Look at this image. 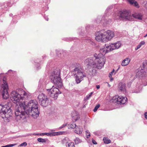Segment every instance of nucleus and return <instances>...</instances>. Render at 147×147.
<instances>
[{
    "instance_id": "nucleus-21",
    "label": "nucleus",
    "mask_w": 147,
    "mask_h": 147,
    "mask_svg": "<svg viewBox=\"0 0 147 147\" xmlns=\"http://www.w3.org/2000/svg\"><path fill=\"white\" fill-rule=\"evenodd\" d=\"M145 43V42L144 41H141L139 44L137 46V47L135 49V50H138L142 46L144 45Z\"/></svg>"
},
{
    "instance_id": "nucleus-30",
    "label": "nucleus",
    "mask_w": 147,
    "mask_h": 147,
    "mask_svg": "<svg viewBox=\"0 0 147 147\" xmlns=\"http://www.w3.org/2000/svg\"><path fill=\"white\" fill-rule=\"evenodd\" d=\"M100 105L99 104H97L95 107L93 111L95 112L97 111Z\"/></svg>"
},
{
    "instance_id": "nucleus-5",
    "label": "nucleus",
    "mask_w": 147,
    "mask_h": 147,
    "mask_svg": "<svg viewBox=\"0 0 147 147\" xmlns=\"http://www.w3.org/2000/svg\"><path fill=\"white\" fill-rule=\"evenodd\" d=\"M10 107L8 105L0 104V115L3 118H9L12 115Z\"/></svg>"
},
{
    "instance_id": "nucleus-8",
    "label": "nucleus",
    "mask_w": 147,
    "mask_h": 147,
    "mask_svg": "<svg viewBox=\"0 0 147 147\" xmlns=\"http://www.w3.org/2000/svg\"><path fill=\"white\" fill-rule=\"evenodd\" d=\"M47 90L48 95L55 99H57L59 94L61 93L58 88L53 86L50 89H47Z\"/></svg>"
},
{
    "instance_id": "nucleus-3",
    "label": "nucleus",
    "mask_w": 147,
    "mask_h": 147,
    "mask_svg": "<svg viewBox=\"0 0 147 147\" xmlns=\"http://www.w3.org/2000/svg\"><path fill=\"white\" fill-rule=\"evenodd\" d=\"M114 36V33L112 30L101 31L96 33L95 40L98 42L106 43L111 41Z\"/></svg>"
},
{
    "instance_id": "nucleus-24",
    "label": "nucleus",
    "mask_w": 147,
    "mask_h": 147,
    "mask_svg": "<svg viewBox=\"0 0 147 147\" xmlns=\"http://www.w3.org/2000/svg\"><path fill=\"white\" fill-rule=\"evenodd\" d=\"M76 127V124L74 123L72 124H70L68 125V127L69 128H74Z\"/></svg>"
},
{
    "instance_id": "nucleus-1",
    "label": "nucleus",
    "mask_w": 147,
    "mask_h": 147,
    "mask_svg": "<svg viewBox=\"0 0 147 147\" xmlns=\"http://www.w3.org/2000/svg\"><path fill=\"white\" fill-rule=\"evenodd\" d=\"M10 98L13 103L17 105L15 110L16 119L17 121H21L26 118V110L29 115L34 118L39 116V105L36 100H31L26 104L25 102L21 101L27 100L30 98V94L24 90L20 89L13 91L11 94Z\"/></svg>"
},
{
    "instance_id": "nucleus-12",
    "label": "nucleus",
    "mask_w": 147,
    "mask_h": 147,
    "mask_svg": "<svg viewBox=\"0 0 147 147\" xmlns=\"http://www.w3.org/2000/svg\"><path fill=\"white\" fill-rule=\"evenodd\" d=\"M63 132L62 131H59L57 132H51L49 133H44L40 134V136H44L45 135L48 136H55L61 135L62 134Z\"/></svg>"
},
{
    "instance_id": "nucleus-7",
    "label": "nucleus",
    "mask_w": 147,
    "mask_h": 147,
    "mask_svg": "<svg viewBox=\"0 0 147 147\" xmlns=\"http://www.w3.org/2000/svg\"><path fill=\"white\" fill-rule=\"evenodd\" d=\"M51 80L58 86H61L62 81L60 77V71L58 70H55L52 73L50 76Z\"/></svg>"
},
{
    "instance_id": "nucleus-15",
    "label": "nucleus",
    "mask_w": 147,
    "mask_h": 147,
    "mask_svg": "<svg viewBox=\"0 0 147 147\" xmlns=\"http://www.w3.org/2000/svg\"><path fill=\"white\" fill-rule=\"evenodd\" d=\"M125 85L124 83L120 82L118 86L119 90L121 91H124L125 90Z\"/></svg>"
},
{
    "instance_id": "nucleus-38",
    "label": "nucleus",
    "mask_w": 147,
    "mask_h": 147,
    "mask_svg": "<svg viewBox=\"0 0 147 147\" xmlns=\"http://www.w3.org/2000/svg\"><path fill=\"white\" fill-rule=\"evenodd\" d=\"M32 134L34 136H40V134L33 133Z\"/></svg>"
},
{
    "instance_id": "nucleus-13",
    "label": "nucleus",
    "mask_w": 147,
    "mask_h": 147,
    "mask_svg": "<svg viewBox=\"0 0 147 147\" xmlns=\"http://www.w3.org/2000/svg\"><path fill=\"white\" fill-rule=\"evenodd\" d=\"M136 74L137 77H143L145 76L146 72L144 69L140 68H138L136 71Z\"/></svg>"
},
{
    "instance_id": "nucleus-37",
    "label": "nucleus",
    "mask_w": 147,
    "mask_h": 147,
    "mask_svg": "<svg viewBox=\"0 0 147 147\" xmlns=\"http://www.w3.org/2000/svg\"><path fill=\"white\" fill-rule=\"evenodd\" d=\"M92 142L93 144H97V143L93 139H92Z\"/></svg>"
},
{
    "instance_id": "nucleus-40",
    "label": "nucleus",
    "mask_w": 147,
    "mask_h": 147,
    "mask_svg": "<svg viewBox=\"0 0 147 147\" xmlns=\"http://www.w3.org/2000/svg\"><path fill=\"white\" fill-rule=\"evenodd\" d=\"M96 88L97 89H99L100 88V86L99 85H96Z\"/></svg>"
},
{
    "instance_id": "nucleus-35",
    "label": "nucleus",
    "mask_w": 147,
    "mask_h": 147,
    "mask_svg": "<svg viewBox=\"0 0 147 147\" xmlns=\"http://www.w3.org/2000/svg\"><path fill=\"white\" fill-rule=\"evenodd\" d=\"M108 8H107V9H106V10L105 12V14H106V15L107 16H108L109 15V13H108Z\"/></svg>"
},
{
    "instance_id": "nucleus-11",
    "label": "nucleus",
    "mask_w": 147,
    "mask_h": 147,
    "mask_svg": "<svg viewBox=\"0 0 147 147\" xmlns=\"http://www.w3.org/2000/svg\"><path fill=\"white\" fill-rule=\"evenodd\" d=\"M38 98L42 106L45 107L47 106V101L48 100L47 96L43 93H41L39 95Z\"/></svg>"
},
{
    "instance_id": "nucleus-10",
    "label": "nucleus",
    "mask_w": 147,
    "mask_h": 147,
    "mask_svg": "<svg viewBox=\"0 0 147 147\" xmlns=\"http://www.w3.org/2000/svg\"><path fill=\"white\" fill-rule=\"evenodd\" d=\"M121 45V42L118 41L115 43H110L107 46V48L109 49L110 51L117 49H119Z\"/></svg>"
},
{
    "instance_id": "nucleus-6",
    "label": "nucleus",
    "mask_w": 147,
    "mask_h": 147,
    "mask_svg": "<svg viewBox=\"0 0 147 147\" xmlns=\"http://www.w3.org/2000/svg\"><path fill=\"white\" fill-rule=\"evenodd\" d=\"M75 81L77 84L80 83L86 77L82 69L80 67H76L74 71Z\"/></svg>"
},
{
    "instance_id": "nucleus-27",
    "label": "nucleus",
    "mask_w": 147,
    "mask_h": 147,
    "mask_svg": "<svg viewBox=\"0 0 147 147\" xmlns=\"http://www.w3.org/2000/svg\"><path fill=\"white\" fill-rule=\"evenodd\" d=\"M16 144H10L5 146H2L1 147H11L16 145Z\"/></svg>"
},
{
    "instance_id": "nucleus-16",
    "label": "nucleus",
    "mask_w": 147,
    "mask_h": 147,
    "mask_svg": "<svg viewBox=\"0 0 147 147\" xmlns=\"http://www.w3.org/2000/svg\"><path fill=\"white\" fill-rule=\"evenodd\" d=\"M83 128L82 127L80 126H76V127L75 130H74V132L78 134H81Z\"/></svg>"
},
{
    "instance_id": "nucleus-19",
    "label": "nucleus",
    "mask_w": 147,
    "mask_h": 147,
    "mask_svg": "<svg viewBox=\"0 0 147 147\" xmlns=\"http://www.w3.org/2000/svg\"><path fill=\"white\" fill-rule=\"evenodd\" d=\"M132 16L135 18H142L143 15L141 13H136L133 14Z\"/></svg>"
},
{
    "instance_id": "nucleus-26",
    "label": "nucleus",
    "mask_w": 147,
    "mask_h": 147,
    "mask_svg": "<svg viewBox=\"0 0 147 147\" xmlns=\"http://www.w3.org/2000/svg\"><path fill=\"white\" fill-rule=\"evenodd\" d=\"M143 65L144 69L147 68V61H145L143 62Z\"/></svg>"
},
{
    "instance_id": "nucleus-20",
    "label": "nucleus",
    "mask_w": 147,
    "mask_h": 147,
    "mask_svg": "<svg viewBox=\"0 0 147 147\" xmlns=\"http://www.w3.org/2000/svg\"><path fill=\"white\" fill-rule=\"evenodd\" d=\"M80 118L79 115L78 114L76 113L75 115L72 117V119L76 121L79 119Z\"/></svg>"
},
{
    "instance_id": "nucleus-31",
    "label": "nucleus",
    "mask_w": 147,
    "mask_h": 147,
    "mask_svg": "<svg viewBox=\"0 0 147 147\" xmlns=\"http://www.w3.org/2000/svg\"><path fill=\"white\" fill-rule=\"evenodd\" d=\"M93 93V92H92L87 95L86 97V99L87 100L88 99L92 96V94Z\"/></svg>"
},
{
    "instance_id": "nucleus-28",
    "label": "nucleus",
    "mask_w": 147,
    "mask_h": 147,
    "mask_svg": "<svg viewBox=\"0 0 147 147\" xmlns=\"http://www.w3.org/2000/svg\"><path fill=\"white\" fill-rule=\"evenodd\" d=\"M37 140L38 142H46L45 140L44 139L41 138H38L37 139Z\"/></svg>"
},
{
    "instance_id": "nucleus-18",
    "label": "nucleus",
    "mask_w": 147,
    "mask_h": 147,
    "mask_svg": "<svg viewBox=\"0 0 147 147\" xmlns=\"http://www.w3.org/2000/svg\"><path fill=\"white\" fill-rule=\"evenodd\" d=\"M131 59L129 58H126L122 61L121 63V65L122 66H125L127 65L129 63Z\"/></svg>"
},
{
    "instance_id": "nucleus-29",
    "label": "nucleus",
    "mask_w": 147,
    "mask_h": 147,
    "mask_svg": "<svg viewBox=\"0 0 147 147\" xmlns=\"http://www.w3.org/2000/svg\"><path fill=\"white\" fill-rule=\"evenodd\" d=\"M68 147H75L74 143V142H71L68 144Z\"/></svg>"
},
{
    "instance_id": "nucleus-25",
    "label": "nucleus",
    "mask_w": 147,
    "mask_h": 147,
    "mask_svg": "<svg viewBox=\"0 0 147 147\" xmlns=\"http://www.w3.org/2000/svg\"><path fill=\"white\" fill-rule=\"evenodd\" d=\"M74 141L76 144H78L82 142V140L79 138H77L74 140Z\"/></svg>"
},
{
    "instance_id": "nucleus-2",
    "label": "nucleus",
    "mask_w": 147,
    "mask_h": 147,
    "mask_svg": "<svg viewBox=\"0 0 147 147\" xmlns=\"http://www.w3.org/2000/svg\"><path fill=\"white\" fill-rule=\"evenodd\" d=\"M111 51L109 49L107 48V46L106 48H100V53L98 54L95 53L94 57L87 58L85 60V65L88 69L93 68L101 69L104 66L106 60L104 55L107 53Z\"/></svg>"
},
{
    "instance_id": "nucleus-36",
    "label": "nucleus",
    "mask_w": 147,
    "mask_h": 147,
    "mask_svg": "<svg viewBox=\"0 0 147 147\" xmlns=\"http://www.w3.org/2000/svg\"><path fill=\"white\" fill-rule=\"evenodd\" d=\"M67 125L66 124H63V125H62L61 127H60L59 128L60 129H61V128H62L64 127H65L66 125Z\"/></svg>"
},
{
    "instance_id": "nucleus-34",
    "label": "nucleus",
    "mask_w": 147,
    "mask_h": 147,
    "mask_svg": "<svg viewBox=\"0 0 147 147\" xmlns=\"http://www.w3.org/2000/svg\"><path fill=\"white\" fill-rule=\"evenodd\" d=\"M115 70L114 69H113L112 72H110L109 75V78H111V76H112V75L113 74V73L114 72Z\"/></svg>"
},
{
    "instance_id": "nucleus-17",
    "label": "nucleus",
    "mask_w": 147,
    "mask_h": 147,
    "mask_svg": "<svg viewBox=\"0 0 147 147\" xmlns=\"http://www.w3.org/2000/svg\"><path fill=\"white\" fill-rule=\"evenodd\" d=\"M131 5H133L135 6L137 8L139 7L140 6L138 3L134 0H126Z\"/></svg>"
},
{
    "instance_id": "nucleus-32",
    "label": "nucleus",
    "mask_w": 147,
    "mask_h": 147,
    "mask_svg": "<svg viewBox=\"0 0 147 147\" xmlns=\"http://www.w3.org/2000/svg\"><path fill=\"white\" fill-rule=\"evenodd\" d=\"M86 136H87V137L88 138V137H89L90 136V133L89 132L88 130L86 131Z\"/></svg>"
},
{
    "instance_id": "nucleus-23",
    "label": "nucleus",
    "mask_w": 147,
    "mask_h": 147,
    "mask_svg": "<svg viewBox=\"0 0 147 147\" xmlns=\"http://www.w3.org/2000/svg\"><path fill=\"white\" fill-rule=\"evenodd\" d=\"M103 140L104 142L107 144H109L111 143V140L108 138L105 137L103 139Z\"/></svg>"
},
{
    "instance_id": "nucleus-42",
    "label": "nucleus",
    "mask_w": 147,
    "mask_h": 147,
    "mask_svg": "<svg viewBox=\"0 0 147 147\" xmlns=\"http://www.w3.org/2000/svg\"><path fill=\"white\" fill-rule=\"evenodd\" d=\"M145 7L146 8H147V1L146 3L145 4Z\"/></svg>"
},
{
    "instance_id": "nucleus-14",
    "label": "nucleus",
    "mask_w": 147,
    "mask_h": 147,
    "mask_svg": "<svg viewBox=\"0 0 147 147\" xmlns=\"http://www.w3.org/2000/svg\"><path fill=\"white\" fill-rule=\"evenodd\" d=\"M129 13L126 11L120 13L119 17L121 18H130Z\"/></svg>"
},
{
    "instance_id": "nucleus-9",
    "label": "nucleus",
    "mask_w": 147,
    "mask_h": 147,
    "mask_svg": "<svg viewBox=\"0 0 147 147\" xmlns=\"http://www.w3.org/2000/svg\"><path fill=\"white\" fill-rule=\"evenodd\" d=\"M127 98L126 97L121 96H118L117 95L113 96L112 99L113 102H117L118 104H124L126 101Z\"/></svg>"
},
{
    "instance_id": "nucleus-22",
    "label": "nucleus",
    "mask_w": 147,
    "mask_h": 147,
    "mask_svg": "<svg viewBox=\"0 0 147 147\" xmlns=\"http://www.w3.org/2000/svg\"><path fill=\"white\" fill-rule=\"evenodd\" d=\"M69 140L68 138H65L62 141V144L65 145H66L69 142Z\"/></svg>"
},
{
    "instance_id": "nucleus-39",
    "label": "nucleus",
    "mask_w": 147,
    "mask_h": 147,
    "mask_svg": "<svg viewBox=\"0 0 147 147\" xmlns=\"http://www.w3.org/2000/svg\"><path fill=\"white\" fill-rule=\"evenodd\" d=\"M145 118L147 119V113H145L144 114Z\"/></svg>"
},
{
    "instance_id": "nucleus-45",
    "label": "nucleus",
    "mask_w": 147,
    "mask_h": 147,
    "mask_svg": "<svg viewBox=\"0 0 147 147\" xmlns=\"http://www.w3.org/2000/svg\"><path fill=\"white\" fill-rule=\"evenodd\" d=\"M119 69V68H118V69H117V70H118V69Z\"/></svg>"
},
{
    "instance_id": "nucleus-4",
    "label": "nucleus",
    "mask_w": 147,
    "mask_h": 147,
    "mask_svg": "<svg viewBox=\"0 0 147 147\" xmlns=\"http://www.w3.org/2000/svg\"><path fill=\"white\" fill-rule=\"evenodd\" d=\"M0 83L2 88L1 93L3 98L6 99L9 97L7 89L8 86L6 82V78L2 74H0Z\"/></svg>"
},
{
    "instance_id": "nucleus-44",
    "label": "nucleus",
    "mask_w": 147,
    "mask_h": 147,
    "mask_svg": "<svg viewBox=\"0 0 147 147\" xmlns=\"http://www.w3.org/2000/svg\"><path fill=\"white\" fill-rule=\"evenodd\" d=\"M147 36V34H146V35H145V36H144V37H146Z\"/></svg>"
},
{
    "instance_id": "nucleus-41",
    "label": "nucleus",
    "mask_w": 147,
    "mask_h": 147,
    "mask_svg": "<svg viewBox=\"0 0 147 147\" xmlns=\"http://www.w3.org/2000/svg\"><path fill=\"white\" fill-rule=\"evenodd\" d=\"M110 78V81H112L113 80V78L112 77V76H111V78Z\"/></svg>"
},
{
    "instance_id": "nucleus-43",
    "label": "nucleus",
    "mask_w": 147,
    "mask_h": 147,
    "mask_svg": "<svg viewBox=\"0 0 147 147\" xmlns=\"http://www.w3.org/2000/svg\"><path fill=\"white\" fill-rule=\"evenodd\" d=\"M108 86L109 87H110L111 86L110 85V84H109L108 83Z\"/></svg>"
},
{
    "instance_id": "nucleus-33",
    "label": "nucleus",
    "mask_w": 147,
    "mask_h": 147,
    "mask_svg": "<svg viewBox=\"0 0 147 147\" xmlns=\"http://www.w3.org/2000/svg\"><path fill=\"white\" fill-rule=\"evenodd\" d=\"M27 143L26 142H24L21 144L20 145V146H25L27 145Z\"/></svg>"
}]
</instances>
